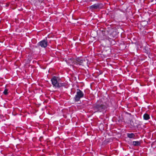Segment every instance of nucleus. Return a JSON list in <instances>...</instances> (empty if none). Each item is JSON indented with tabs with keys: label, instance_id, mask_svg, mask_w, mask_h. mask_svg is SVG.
Listing matches in <instances>:
<instances>
[{
	"label": "nucleus",
	"instance_id": "nucleus-2",
	"mask_svg": "<svg viewBox=\"0 0 156 156\" xmlns=\"http://www.w3.org/2000/svg\"><path fill=\"white\" fill-rule=\"evenodd\" d=\"M107 108V106L105 105L101 100L98 101L95 105L93 107V109L94 111V112H102Z\"/></svg>",
	"mask_w": 156,
	"mask_h": 156
},
{
	"label": "nucleus",
	"instance_id": "nucleus-6",
	"mask_svg": "<svg viewBox=\"0 0 156 156\" xmlns=\"http://www.w3.org/2000/svg\"><path fill=\"white\" fill-rule=\"evenodd\" d=\"M102 7V4H94L90 6V9H91V10H93L94 9H101Z\"/></svg>",
	"mask_w": 156,
	"mask_h": 156
},
{
	"label": "nucleus",
	"instance_id": "nucleus-13",
	"mask_svg": "<svg viewBox=\"0 0 156 156\" xmlns=\"http://www.w3.org/2000/svg\"><path fill=\"white\" fill-rule=\"evenodd\" d=\"M153 1V0L151 1V2Z\"/></svg>",
	"mask_w": 156,
	"mask_h": 156
},
{
	"label": "nucleus",
	"instance_id": "nucleus-1",
	"mask_svg": "<svg viewBox=\"0 0 156 156\" xmlns=\"http://www.w3.org/2000/svg\"><path fill=\"white\" fill-rule=\"evenodd\" d=\"M52 84L53 87L59 88L62 87H65L67 85V84L63 82H62L59 77L53 76L51 79Z\"/></svg>",
	"mask_w": 156,
	"mask_h": 156
},
{
	"label": "nucleus",
	"instance_id": "nucleus-3",
	"mask_svg": "<svg viewBox=\"0 0 156 156\" xmlns=\"http://www.w3.org/2000/svg\"><path fill=\"white\" fill-rule=\"evenodd\" d=\"M84 94L82 91L79 89H77L76 94L74 98V99L75 102H78L80 99L84 97Z\"/></svg>",
	"mask_w": 156,
	"mask_h": 156
},
{
	"label": "nucleus",
	"instance_id": "nucleus-8",
	"mask_svg": "<svg viewBox=\"0 0 156 156\" xmlns=\"http://www.w3.org/2000/svg\"><path fill=\"white\" fill-rule=\"evenodd\" d=\"M140 143L139 141H133V144L134 146H140Z\"/></svg>",
	"mask_w": 156,
	"mask_h": 156
},
{
	"label": "nucleus",
	"instance_id": "nucleus-9",
	"mask_svg": "<svg viewBox=\"0 0 156 156\" xmlns=\"http://www.w3.org/2000/svg\"><path fill=\"white\" fill-rule=\"evenodd\" d=\"M143 117L144 119L145 120H148L150 118L149 115L147 113H145Z\"/></svg>",
	"mask_w": 156,
	"mask_h": 156
},
{
	"label": "nucleus",
	"instance_id": "nucleus-7",
	"mask_svg": "<svg viewBox=\"0 0 156 156\" xmlns=\"http://www.w3.org/2000/svg\"><path fill=\"white\" fill-rule=\"evenodd\" d=\"M127 136L128 137L130 138H134L135 137V134L133 133H127Z\"/></svg>",
	"mask_w": 156,
	"mask_h": 156
},
{
	"label": "nucleus",
	"instance_id": "nucleus-12",
	"mask_svg": "<svg viewBox=\"0 0 156 156\" xmlns=\"http://www.w3.org/2000/svg\"><path fill=\"white\" fill-rule=\"evenodd\" d=\"M43 138V137H41L40 138V139L41 140V139Z\"/></svg>",
	"mask_w": 156,
	"mask_h": 156
},
{
	"label": "nucleus",
	"instance_id": "nucleus-5",
	"mask_svg": "<svg viewBox=\"0 0 156 156\" xmlns=\"http://www.w3.org/2000/svg\"><path fill=\"white\" fill-rule=\"evenodd\" d=\"M37 45L38 46H41V47L45 48L47 46L48 42L46 40H44L39 42Z\"/></svg>",
	"mask_w": 156,
	"mask_h": 156
},
{
	"label": "nucleus",
	"instance_id": "nucleus-4",
	"mask_svg": "<svg viewBox=\"0 0 156 156\" xmlns=\"http://www.w3.org/2000/svg\"><path fill=\"white\" fill-rule=\"evenodd\" d=\"M85 60H83L80 58H77L75 59V61L73 62L75 65H83V63Z\"/></svg>",
	"mask_w": 156,
	"mask_h": 156
},
{
	"label": "nucleus",
	"instance_id": "nucleus-11",
	"mask_svg": "<svg viewBox=\"0 0 156 156\" xmlns=\"http://www.w3.org/2000/svg\"><path fill=\"white\" fill-rule=\"evenodd\" d=\"M9 4H7L6 5V6H9Z\"/></svg>",
	"mask_w": 156,
	"mask_h": 156
},
{
	"label": "nucleus",
	"instance_id": "nucleus-10",
	"mask_svg": "<svg viewBox=\"0 0 156 156\" xmlns=\"http://www.w3.org/2000/svg\"><path fill=\"white\" fill-rule=\"evenodd\" d=\"M8 90L5 89L3 92L4 94L5 95H7L8 94Z\"/></svg>",
	"mask_w": 156,
	"mask_h": 156
}]
</instances>
